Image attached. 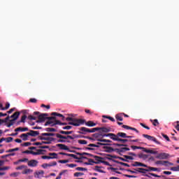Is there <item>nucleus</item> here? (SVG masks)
I'll return each instance as SVG.
<instances>
[{
	"mask_svg": "<svg viewBox=\"0 0 179 179\" xmlns=\"http://www.w3.org/2000/svg\"><path fill=\"white\" fill-rule=\"evenodd\" d=\"M44 176V171H39L34 173L35 178H41Z\"/></svg>",
	"mask_w": 179,
	"mask_h": 179,
	"instance_id": "2eb2a0df",
	"label": "nucleus"
},
{
	"mask_svg": "<svg viewBox=\"0 0 179 179\" xmlns=\"http://www.w3.org/2000/svg\"><path fill=\"white\" fill-rule=\"evenodd\" d=\"M58 148H60V149H62L63 150H68V146L64 145V144H57Z\"/></svg>",
	"mask_w": 179,
	"mask_h": 179,
	"instance_id": "a878e982",
	"label": "nucleus"
},
{
	"mask_svg": "<svg viewBox=\"0 0 179 179\" xmlns=\"http://www.w3.org/2000/svg\"><path fill=\"white\" fill-rule=\"evenodd\" d=\"M74 177H82V176H85V173L82 172H76L73 174Z\"/></svg>",
	"mask_w": 179,
	"mask_h": 179,
	"instance_id": "2f4dec72",
	"label": "nucleus"
},
{
	"mask_svg": "<svg viewBox=\"0 0 179 179\" xmlns=\"http://www.w3.org/2000/svg\"><path fill=\"white\" fill-rule=\"evenodd\" d=\"M9 107H10V104L9 103H7L6 104V107L5 108H1V110H8V108H9Z\"/></svg>",
	"mask_w": 179,
	"mask_h": 179,
	"instance_id": "3c124183",
	"label": "nucleus"
},
{
	"mask_svg": "<svg viewBox=\"0 0 179 179\" xmlns=\"http://www.w3.org/2000/svg\"><path fill=\"white\" fill-rule=\"evenodd\" d=\"M59 134L62 135H71V134H73V131H60Z\"/></svg>",
	"mask_w": 179,
	"mask_h": 179,
	"instance_id": "5701e85b",
	"label": "nucleus"
},
{
	"mask_svg": "<svg viewBox=\"0 0 179 179\" xmlns=\"http://www.w3.org/2000/svg\"><path fill=\"white\" fill-rule=\"evenodd\" d=\"M66 173H68V170H64L59 173H60V176H64Z\"/></svg>",
	"mask_w": 179,
	"mask_h": 179,
	"instance_id": "e2e57ef3",
	"label": "nucleus"
},
{
	"mask_svg": "<svg viewBox=\"0 0 179 179\" xmlns=\"http://www.w3.org/2000/svg\"><path fill=\"white\" fill-rule=\"evenodd\" d=\"M31 173H33V169H25L22 171V174H31Z\"/></svg>",
	"mask_w": 179,
	"mask_h": 179,
	"instance_id": "aec40b11",
	"label": "nucleus"
},
{
	"mask_svg": "<svg viewBox=\"0 0 179 179\" xmlns=\"http://www.w3.org/2000/svg\"><path fill=\"white\" fill-rule=\"evenodd\" d=\"M103 136H108L110 139H112V141H115V139H121V138H127V134L123 132H119L117 134L109 133L103 135Z\"/></svg>",
	"mask_w": 179,
	"mask_h": 179,
	"instance_id": "20e7f679",
	"label": "nucleus"
},
{
	"mask_svg": "<svg viewBox=\"0 0 179 179\" xmlns=\"http://www.w3.org/2000/svg\"><path fill=\"white\" fill-rule=\"evenodd\" d=\"M15 132H27V131H29V128L28 127H17L16 129H15Z\"/></svg>",
	"mask_w": 179,
	"mask_h": 179,
	"instance_id": "ddd939ff",
	"label": "nucleus"
},
{
	"mask_svg": "<svg viewBox=\"0 0 179 179\" xmlns=\"http://www.w3.org/2000/svg\"><path fill=\"white\" fill-rule=\"evenodd\" d=\"M17 150H19V148H15L10 149L7 152L8 153H12L13 152H17Z\"/></svg>",
	"mask_w": 179,
	"mask_h": 179,
	"instance_id": "4c0bfd02",
	"label": "nucleus"
},
{
	"mask_svg": "<svg viewBox=\"0 0 179 179\" xmlns=\"http://www.w3.org/2000/svg\"><path fill=\"white\" fill-rule=\"evenodd\" d=\"M171 171H179V165L171 168Z\"/></svg>",
	"mask_w": 179,
	"mask_h": 179,
	"instance_id": "79ce46f5",
	"label": "nucleus"
},
{
	"mask_svg": "<svg viewBox=\"0 0 179 179\" xmlns=\"http://www.w3.org/2000/svg\"><path fill=\"white\" fill-rule=\"evenodd\" d=\"M78 143L80 145H87V141L86 140H78Z\"/></svg>",
	"mask_w": 179,
	"mask_h": 179,
	"instance_id": "f704fd0d",
	"label": "nucleus"
},
{
	"mask_svg": "<svg viewBox=\"0 0 179 179\" xmlns=\"http://www.w3.org/2000/svg\"><path fill=\"white\" fill-rule=\"evenodd\" d=\"M47 132H55L56 129L55 128L48 127L45 129Z\"/></svg>",
	"mask_w": 179,
	"mask_h": 179,
	"instance_id": "e433bc0d",
	"label": "nucleus"
},
{
	"mask_svg": "<svg viewBox=\"0 0 179 179\" xmlns=\"http://www.w3.org/2000/svg\"><path fill=\"white\" fill-rule=\"evenodd\" d=\"M12 141H13V138L12 137L5 138V141L6 143H10V142H12Z\"/></svg>",
	"mask_w": 179,
	"mask_h": 179,
	"instance_id": "58836bf2",
	"label": "nucleus"
},
{
	"mask_svg": "<svg viewBox=\"0 0 179 179\" xmlns=\"http://www.w3.org/2000/svg\"><path fill=\"white\" fill-rule=\"evenodd\" d=\"M115 142H119L120 143L115 144V146L121 147V146H127L124 143H127V142H129V140L128 139H124V138H115Z\"/></svg>",
	"mask_w": 179,
	"mask_h": 179,
	"instance_id": "6e6552de",
	"label": "nucleus"
},
{
	"mask_svg": "<svg viewBox=\"0 0 179 179\" xmlns=\"http://www.w3.org/2000/svg\"><path fill=\"white\" fill-rule=\"evenodd\" d=\"M27 166L29 167H37V166H38V161L36 159H30L28 162Z\"/></svg>",
	"mask_w": 179,
	"mask_h": 179,
	"instance_id": "f8f14e48",
	"label": "nucleus"
},
{
	"mask_svg": "<svg viewBox=\"0 0 179 179\" xmlns=\"http://www.w3.org/2000/svg\"><path fill=\"white\" fill-rule=\"evenodd\" d=\"M147 169L143 168H138V170H141L142 171H152V166H146Z\"/></svg>",
	"mask_w": 179,
	"mask_h": 179,
	"instance_id": "393cba45",
	"label": "nucleus"
},
{
	"mask_svg": "<svg viewBox=\"0 0 179 179\" xmlns=\"http://www.w3.org/2000/svg\"><path fill=\"white\" fill-rule=\"evenodd\" d=\"M158 159H165L166 158V154L161 153L158 155Z\"/></svg>",
	"mask_w": 179,
	"mask_h": 179,
	"instance_id": "49530a36",
	"label": "nucleus"
},
{
	"mask_svg": "<svg viewBox=\"0 0 179 179\" xmlns=\"http://www.w3.org/2000/svg\"><path fill=\"white\" fill-rule=\"evenodd\" d=\"M72 127L71 126H65L63 127V129H67V130H69V129H71Z\"/></svg>",
	"mask_w": 179,
	"mask_h": 179,
	"instance_id": "774afa93",
	"label": "nucleus"
},
{
	"mask_svg": "<svg viewBox=\"0 0 179 179\" xmlns=\"http://www.w3.org/2000/svg\"><path fill=\"white\" fill-rule=\"evenodd\" d=\"M103 118H107L108 120H110V121H112V122H115V119H114V117H111L110 116L103 115Z\"/></svg>",
	"mask_w": 179,
	"mask_h": 179,
	"instance_id": "7c9ffc66",
	"label": "nucleus"
},
{
	"mask_svg": "<svg viewBox=\"0 0 179 179\" xmlns=\"http://www.w3.org/2000/svg\"><path fill=\"white\" fill-rule=\"evenodd\" d=\"M166 163H168L167 161H157V164H162V166H165Z\"/></svg>",
	"mask_w": 179,
	"mask_h": 179,
	"instance_id": "c03bdc74",
	"label": "nucleus"
},
{
	"mask_svg": "<svg viewBox=\"0 0 179 179\" xmlns=\"http://www.w3.org/2000/svg\"><path fill=\"white\" fill-rule=\"evenodd\" d=\"M128 150H129V148H125V147L124 148H122L120 149V152H127Z\"/></svg>",
	"mask_w": 179,
	"mask_h": 179,
	"instance_id": "603ef678",
	"label": "nucleus"
},
{
	"mask_svg": "<svg viewBox=\"0 0 179 179\" xmlns=\"http://www.w3.org/2000/svg\"><path fill=\"white\" fill-rule=\"evenodd\" d=\"M149 175L152 176V177H157L158 178H160V177H162L161 176H158V175H156L155 173H150Z\"/></svg>",
	"mask_w": 179,
	"mask_h": 179,
	"instance_id": "bf43d9fd",
	"label": "nucleus"
},
{
	"mask_svg": "<svg viewBox=\"0 0 179 179\" xmlns=\"http://www.w3.org/2000/svg\"><path fill=\"white\" fill-rule=\"evenodd\" d=\"M80 133L82 135H86V134H93V132H96V131H99L98 128H93V129H87L86 127H81L80 129Z\"/></svg>",
	"mask_w": 179,
	"mask_h": 179,
	"instance_id": "423d86ee",
	"label": "nucleus"
},
{
	"mask_svg": "<svg viewBox=\"0 0 179 179\" xmlns=\"http://www.w3.org/2000/svg\"><path fill=\"white\" fill-rule=\"evenodd\" d=\"M133 166L134 167H148V165L141 162H136L134 163Z\"/></svg>",
	"mask_w": 179,
	"mask_h": 179,
	"instance_id": "dca6fc26",
	"label": "nucleus"
},
{
	"mask_svg": "<svg viewBox=\"0 0 179 179\" xmlns=\"http://www.w3.org/2000/svg\"><path fill=\"white\" fill-rule=\"evenodd\" d=\"M143 138H145V139H148V141H152V142H155V143H157V145H160V142L157 141V139L156 138L149 136L148 134H143Z\"/></svg>",
	"mask_w": 179,
	"mask_h": 179,
	"instance_id": "9d476101",
	"label": "nucleus"
},
{
	"mask_svg": "<svg viewBox=\"0 0 179 179\" xmlns=\"http://www.w3.org/2000/svg\"><path fill=\"white\" fill-rule=\"evenodd\" d=\"M19 162H20V163H27V164H29V159L28 158H22L19 159Z\"/></svg>",
	"mask_w": 179,
	"mask_h": 179,
	"instance_id": "c756f323",
	"label": "nucleus"
},
{
	"mask_svg": "<svg viewBox=\"0 0 179 179\" xmlns=\"http://www.w3.org/2000/svg\"><path fill=\"white\" fill-rule=\"evenodd\" d=\"M85 125L87 127H96V123L93 122V121H88L85 122Z\"/></svg>",
	"mask_w": 179,
	"mask_h": 179,
	"instance_id": "412c9836",
	"label": "nucleus"
},
{
	"mask_svg": "<svg viewBox=\"0 0 179 179\" xmlns=\"http://www.w3.org/2000/svg\"><path fill=\"white\" fill-rule=\"evenodd\" d=\"M104 135L106 134H93V138L92 137H87L88 139H90V141H97L98 142H100V141H103V139H100L99 138H101V136L104 137Z\"/></svg>",
	"mask_w": 179,
	"mask_h": 179,
	"instance_id": "1a4fd4ad",
	"label": "nucleus"
},
{
	"mask_svg": "<svg viewBox=\"0 0 179 179\" xmlns=\"http://www.w3.org/2000/svg\"><path fill=\"white\" fill-rule=\"evenodd\" d=\"M28 120H34V121H36L37 120V117L31 115H29L28 116Z\"/></svg>",
	"mask_w": 179,
	"mask_h": 179,
	"instance_id": "de8ad7c7",
	"label": "nucleus"
},
{
	"mask_svg": "<svg viewBox=\"0 0 179 179\" xmlns=\"http://www.w3.org/2000/svg\"><path fill=\"white\" fill-rule=\"evenodd\" d=\"M59 134L54 133H42L39 135L38 138L41 141H46L43 142L45 145H50L51 142L58 143V136Z\"/></svg>",
	"mask_w": 179,
	"mask_h": 179,
	"instance_id": "f03ea898",
	"label": "nucleus"
},
{
	"mask_svg": "<svg viewBox=\"0 0 179 179\" xmlns=\"http://www.w3.org/2000/svg\"><path fill=\"white\" fill-rule=\"evenodd\" d=\"M125 159H128L129 160H134V157L128 155L124 156Z\"/></svg>",
	"mask_w": 179,
	"mask_h": 179,
	"instance_id": "680f3d73",
	"label": "nucleus"
},
{
	"mask_svg": "<svg viewBox=\"0 0 179 179\" xmlns=\"http://www.w3.org/2000/svg\"><path fill=\"white\" fill-rule=\"evenodd\" d=\"M95 171H98V173H104L103 170L100 169L99 166H96L94 169Z\"/></svg>",
	"mask_w": 179,
	"mask_h": 179,
	"instance_id": "09e8293b",
	"label": "nucleus"
},
{
	"mask_svg": "<svg viewBox=\"0 0 179 179\" xmlns=\"http://www.w3.org/2000/svg\"><path fill=\"white\" fill-rule=\"evenodd\" d=\"M122 128H124V129H131V131H136V128L131 127L125 125V124L122 125Z\"/></svg>",
	"mask_w": 179,
	"mask_h": 179,
	"instance_id": "bb28decb",
	"label": "nucleus"
},
{
	"mask_svg": "<svg viewBox=\"0 0 179 179\" xmlns=\"http://www.w3.org/2000/svg\"><path fill=\"white\" fill-rule=\"evenodd\" d=\"M152 124H153L154 127H157V125L159 124V121L157 120V119L154 120Z\"/></svg>",
	"mask_w": 179,
	"mask_h": 179,
	"instance_id": "4d7b16f0",
	"label": "nucleus"
},
{
	"mask_svg": "<svg viewBox=\"0 0 179 179\" xmlns=\"http://www.w3.org/2000/svg\"><path fill=\"white\" fill-rule=\"evenodd\" d=\"M41 159H43V160H45V159L50 160V159H54V157H51L47 155H43L41 157Z\"/></svg>",
	"mask_w": 179,
	"mask_h": 179,
	"instance_id": "a19ab883",
	"label": "nucleus"
},
{
	"mask_svg": "<svg viewBox=\"0 0 179 179\" xmlns=\"http://www.w3.org/2000/svg\"><path fill=\"white\" fill-rule=\"evenodd\" d=\"M66 156H69V157H73V159H78L76 155L74 154H64Z\"/></svg>",
	"mask_w": 179,
	"mask_h": 179,
	"instance_id": "37998d69",
	"label": "nucleus"
},
{
	"mask_svg": "<svg viewBox=\"0 0 179 179\" xmlns=\"http://www.w3.org/2000/svg\"><path fill=\"white\" fill-rule=\"evenodd\" d=\"M95 128H98L99 129L96 130V131H100V132H106V133L110 132V129L106 128V127H101V128H100V127H95Z\"/></svg>",
	"mask_w": 179,
	"mask_h": 179,
	"instance_id": "6ab92c4d",
	"label": "nucleus"
},
{
	"mask_svg": "<svg viewBox=\"0 0 179 179\" xmlns=\"http://www.w3.org/2000/svg\"><path fill=\"white\" fill-rule=\"evenodd\" d=\"M30 145H31V143L27 142V143H24L23 144H22V146H30Z\"/></svg>",
	"mask_w": 179,
	"mask_h": 179,
	"instance_id": "052dcab7",
	"label": "nucleus"
},
{
	"mask_svg": "<svg viewBox=\"0 0 179 179\" xmlns=\"http://www.w3.org/2000/svg\"><path fill=\"white\" fill-rule=\"evenodd\" d=\"M66 121H71L69 122V125H73L74 127H79L80 125H83V124H85V120L82 119H75L73 117H66Z\"/></svg>",
	"mask_w": 179,
	"mask_h": 179,
	"instance_id": "39448f33",
	"label": "nucleus"
},
{
	"mask_svg": "<svg viewBox=\"0 0 179 179\" xmlns=\"http://www.w3.org/2000/svg\"><path fill=\"white\" fill-rule=\"evenodd\" d=\"M115 118L117 121H122L124 119L122 118V114H117L115 116Z\"/></svg>",
	"mask_w": 179,
	"mask_h": 179,
	"instance_id": "c85d7f7f",
	"label": "nucleus"
},
{
	"mask_svg": "<svg viewBox=\"0 0 179 179\" xmlns=\"http://www.w3.org/2000/svg\"><path fill=\"white\" fill-rule=\"evenodd\" d=\"M42 154H43V150H38L37 152L31 150V155H33L34 156H38V155H42Z\"/></svg>",
	"mask_w": 179,
	"mask_h": 179,
	"instance_id": "a211bd4d",
	"label": "nucleus"
},
{
	"mask_svg": "<svg viewBox=\"0 0 179 179\" xmlns=\"http://www.w3.org/2000/svg\"><path fill=\"white\" fill-rule=\"evenodd\" d=\"M57 138H58V143H65L67 139H71V140L75 139V138H73L72 136H63L60 134L57 135Z\"/></svg>",
	"mask_w": 179,
	"mask_h": 179,
	"instance_id": "0eeeda50",
	"label": "nucleus"
},
{
	"mask_svg": "<svg viewBox=\"0 0 179 179\" xmlns=\"http://www.w3.org/2000/svg\"><path fill=\"white\" fill-rule=\"evenodd\" d=\"M38 135H40V132L38 131L29 130V132L22 134L20 138H21L22 141H26L30 139V136H37Z\"/></svg>",
	"mask_w": 179,
	"mask_h": 179,
	"instance_id": "7ed1b4c3",
	"label": "nucleus"
},
{
	"mask_svg": "<svg viewBox=\"0 0 179 179\" xmlns=\"http://www.w3.org/2000/svg\"><path fill=\"white\" fill-rule=\"evenodd\" d=\"M26 118H27V116H26V115H22L20 122H25Z\"/></svg>",
	"mask_w": 179,
	"mask_h": 179,
	"instance_id": "5fc2aeb1",
	"label": "nucleus"
},
{
	"mask_svg": "<svg viewBox=\"0 0 179 179\" xmlns=\"http://www.w3.org/2000/svg\"><path fill=\"white\" fill-rule=\"evenodd\" d=\"M23 169H26V166L24 165H21L18 167L16 168V170H23Z\"/></svg>",
	"mask_w": 179,
	"mask_h": 179,
	"instance_id": "6e6d98bb",
	"label": "nucleus"
},
{
	"mask_svg": "<svg viewBox=\"0 0 179 179\" xmlns=\"http://www.w3.org/2000/svg\"><path fill=\"white\" fill-rule=\"evenodd\" d=\"M103 145L104 143L98 142L96 143V144L91 143L88 145V146H90V148H100V146H103Z\"/></svg>",
	"mask_w": 179,
	"mask_h": 179,
	"instance_id": "f3484780",
	"label": "nucleus"
},
{
	"mask_svg": "<svg viewBox=\"0 0 179 179\" xmlns=\"http://www.w3.org/2000/svg\"><path fill=\"white\" fill-rule=\"evenodd\" d=\"M54 166H57V162H50V164H43L42 165V167L43 169H47V167H54Z\"/></svg>",
	"mask_w": 179,
	"mask_h": 179,
	"instance_id": "4468645a",
	"label": "nucleus"
},
{
	"mask_svg": "<svg viewBox=\"0 0 179 179\" xmlns=\"http://www.w3.org/2000/svg\"><path fill=\"white\" fill-rule=\"evenodd\" d=\"M10 169V166H3L0 168V171H5L6 170H9Z\"/></svg>",
	"mask_w": 179,
	"mask_h": 179,
	"instance_id": "a18cd8bd",
	"label": "nucleus"
},
{
	"mask_svg": "<svg viewBox=\"0 0 179 179\" xmlns=\"http://www.w3.org/2000/svg\"><path fill=\"white\" fill-rule=\"evenodd\" d=\"M122 128H124V129H131V131H136V128L131 127L125 125V124L122 125Z\"/></svg>",
	"mask_w": 179,
	"mask_h": 179,
	"instance_id": "cd10ccee",
	"label": "nucleus"
},
{
	"mask_svg": "<svg viewBox=\"0 0 179 179\" xmlns=\"http://www.w3.org/2000/svg\"><path fill=\"white\" fill-rule=\"evenodd\" d=\"M163 174H166V176H170L171 174V172L164 171H163Z\"/></svg>",
	"mask_w": 179,
	"mask_h": 179,
	"instance_id": "0e129e2a",
	"label": "nucleus"
},
{
	"mask_svg": "<svg viewBox=\"0 0 179 179\" xmlns=\"http://www.w3.org/2000/svg\"><path fill=\"white\" fill-rule=\"evenodd\" d=\"M48 114L45 113V114H41L38 115V120L36 121V122H44V121H45V120H48L45 125V127H47V125H50V127H54V125H61V122L59 120H57V117H48Z\"/></svg>",
	"mask_w": 179,
	"mask_h": 179,
	"instance_id": "f257e3e1",
	"label": "nucleus"
},
{
	"mask_svg": "<svg viewBox=\"0 0 179 179\" xmlns=\"http://www.w3.org/2000/svg\"><path fill=\"white\" fill-rule=\"evenodd\" d=\"M99 142H107V143H110L111 142L110 140H106V139H102V140H99Z\"/></svg>",
	"mask_w": 179,
	"mask_h": 179,
	"instance_id": "338daca9",
	"label": "nucleus"
},
{
	"mask_svg": "<svg viewBox=\"0 0 179 179\" xmlns=\"http://www.w3.org/2000/svg\"><path fill=\"white\" fill-rule=\"evenodd\" d=\"M95 160L96 161H94V159H88V163H87V164L92 165L93 164V163H95V164H97L98 163H100V162H101V157L96 156Z\"/></svg>",
	"mask_w": 179,
	"mask_h": 179,
	"instance_id": "9b49d317",
	"label": "nucleus"
},
{
	"mask_svg": "<svg viewBox=\"0 0 179 179\" xmlns=\"http://www.w3.org/2000/svg\"><path fill=\"white\" fill-rule=\"evenodd\" d=\"M19 115H20V113L19 112H15L13 115H11V118H13L14 120H16L17 118H19Z\"/></svg>",
	"mask_w": 179,
	"mask_h": 179,
	"instance_id": "4be33fe9",
	"label": "nucleus"
},
{
	"mask_svg": "<svg viewBox=\"0 0 179 179\" xmlns=\"http://www.w3.org/2000/svg\"><path fill=\"white\" fill-rule=\"evenodd\" d=\"M106 152H113V148L111 147L106 148Z\"/></svg>",
	"mask_w": 179,
	"mask_h": 179,
	"instance_id": "69168bd1",
	"label": "nucleus"
},
{
	"mask_svg": "<svg viewBox=\"0 0 179 179\" xmlns=\"http://www.w3.org/2000/svg\"><path fill=\"white\" fill-rule=\"evenodd\" d=\"M59 163H61L62 164H65L66 163H69V160L68 159L59 160Z\"/></svg>",
	"mask_w": 179,
	"mask_h": 179,
	"instance_id": "8fccbe9b",
	"label": "nucleus"
},
{
	"mask_svg": "<svg viewBox=\"0 0 179 179\" xmlns=\"http://www.w3.org/2000/svg\"><path fill=\"white\" fill-rule=\"evenodd\" d=\"M163 138L167 141V142H170V138L166 134H162Z\"/></svg>",
	"mask_w": 179,
	"mask_h": 179,
	"instance_id": "13d9d810",
	"label": "nucleus"
},
{
	"mask_svg": "<svg viewBox=\"0 0 179 179\" xmlns=\"http://www.w3.org/2000/svg\"><path fill=\"white\" fill-rule=\"evenodd\" d=\"M139 170H141V169H139V168H138L137 169H135V171L129 170V171L130 173H131L132 174H136V173H143V172H142V171H141Z\"/></svg>",
	"mask_w": 179,
	"mask_h": 179,
	"instance_id": "473e14b6",
	"label": "nucleus"
},
{
	"mask_svg": "<svg viewBox=\"0 0 179 179\" xmlns=\"http://www.w3.org/2000/svg\"><path fill=\"white\" fill-rule=\"evenodd\" d=\"M66 166L70 167V169H73V167H76L78 165L76 164H67Z\"/></svg>",
	"mask_w": 179,
	"mask_h": 179,
	"instance_id": "ea45409f",
	"label": "nucleus"
},
{
	"mask_svg": "<svg viewBox=\"0 0 179 179\" xmlns=\"http://www.w3.org/2000/svg\"><path fill=\"white\" fill-rule=\"evenodd\" d=\"M23 155H31V150L22 151Z\"/></svg>",
	"mask_w": 179,
	"mask_h": 179,
	"instance_id": "864d4df0",
	"label": "nucleus"
},
{
	"mask_svg": "<svg viewBox=\"0 0 179 179\" xmlns=\"http://www.w3.org/2000/svg\"><path fill=\"white\" fill-rule=\"evenodd\" d=\"M76 170H77V171H87V169L86 168H83V167H77L76 168Z\"/></svg>",
	"mask_w": 179,
	"mask_h": 179,
	"instance_id": "72a5a7b5",
	"label": "nucleus"
},
{
	"mask_svg": "<svg viewBox=\"0 0 179 179\" xmlns=\"http://www.w3.org/2000/svg\"><path fill=\"white\" fill-rule=\"evenodd\" d=\"M52 115H56L57 117H62V121H65V117L62 115L61 113H52Z\"/></svg>",
	"mask_w": 179,
	"mask_h": 179,
	"instance_id": "b1692460",
	"label": "nucleus"
},
{
	"mask_svg": "<svg viewBox=\"0 0 179 179\" xmlns=\"http://www.w3.org/2000/svg\"><path fill=\"white\" fill-rule=\"evenodd\" d=\"M57 156H58V155H57V153H55V152L49 153V157H53V159H57Z\"/></svg>",
	"mask_w": 179,
	"mask_h": 179,
	"instance_id": "c9c22d12",
	"label": "nucleus"
}]
</instances>
